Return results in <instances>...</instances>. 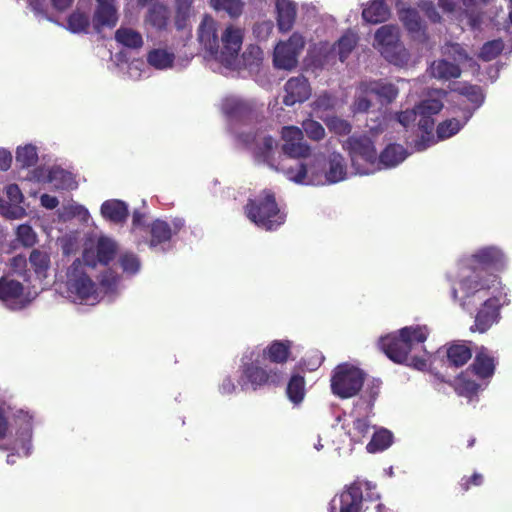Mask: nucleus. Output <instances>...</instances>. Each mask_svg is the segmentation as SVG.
<instances>
[{"mask_svg": "<svg viewBox=\"0 0 512 512\" xmlns=\"http://www.w3.org/2000/svg\"><path fill=\"white\" fill-rule=\"evenodd\" d=\"M282 150L287 158L293 159L292 164L281 163L277 170L297 184H315L319 182V168L323 166L324 157L314 156L312 159L311 147L306 142L284 143Z\"/></svg>", "mask_w": 512, "mask_h": 512, "instance_id": "f257e3e1", "label": "nucleus"}, {"mask_svg": "<svg viewBox=\"0 0 512 512\" xmlns=\"http://www.w3.org/2000/svg\"><path fill=\"white\" fill-rule=\"evenodd\" d=\"M428 336L429 330L425 325L405 326L381 337L379 346L394 363L404 364L408 361L410 353L418 345H423Z\"/></svg>", "mask_w": 512, "mask_h": 512, "instance_id": "f03ea898", "label": "nucleus"}, {"mask_svg": "<svg viewBox=\"0 0 512 512\" xmlns=\"http://www.w3.org/2000/svg\"><path fill=\"white\" fill-rule=\"evenodd\" d=\"M244 214L252 223L267 231L278 229L286 220V214L280 210L275 194L268 189L248 199Z\"/></svg>", "mask_w": 512, "mask_h": 512, "instance_id": "7ed1b4c3", "label": "nucleus"}, {"mask_svg": "<svg viewBox=\"0 0 512 512\" xmlns=\"http://www.w3.org/2000/svg\"><path fill=\"white\" fill-rule=\"evenodd\" d=\"M365 372L350 364L337 365L331 375V392L340 399H348L356 396L364 385Z\"/></svg>", "mask_w": 512, "mask_h": 512, "instance_id": "20e7f679", "label": "nucleus"}, {"mask_svg": "<svg viewBox=\"0 0 512 512\" xmlns=\"http://www.w3.org/2000/svg\"><path fill=\"white\" fill-rule=\"evenodd\" d=\"M66 289L74 301L86 302L98 295L96 283L88 276L80 259H75L67 269Z\"/></svg>", "mask_w": 512, "mask_h": 512, "instance_id": "39448f33", "label": "nucleus"}, {"mask_svg": "<svg viewBox=\"0 0 512 512\" xmlns=\"http://www.w3.org/2000/svg\"><path fill=\"white\" fill-rule=\"evenodd\" d=\"M496 283H498L497 274L493 272H480L479 269H473L466 263L459 286L464 293V299L467 300L476 294L489 291Z\"/></svg>", "mask_w": 512, "mask_h": 512, "instance_id": "423d86ee", "label": "nucleus"}, {"mask_svg": "<svg viewBox=\"0 0 512 512\" xmlns=\"http://www.w3.org/2000/svg\"><path fill=\"white\" fill-rule=\"evenodd\" d=\"M304 47V37L297 32L293 33L287 41H281L276 45L273 56L274 66L285 70L295 68Z\"/></svg>", "mask_w": 512, "mask_h": 512, "instance_id": "0eeeda50", "label": "nucleus"}, {"mask_svg": "<svg viewBox=\"0 0 512 512\" xmlns=\"http://www.w3.org/2000/svg\"><path fill=\"white\" fill-rule=\"evenodd\" d=\"M466 263L473 269H479L480 272L500 271L506 266V257L501 249L488 246L477 250Z\"/></svg>", "mask_w": 512, "mask_h": 512, "instance_id": "6e6552de", "label": "nucleus"}, {"mask_svg": "<svg viewBox=\"0 0 512 512\" xmlns=\"http://www.w3.org/2000/svg\"><path fill=\"white\" fill-rule=\"evenodd\" d=\"M242 373L254 390L263 386H279L283 379V373L279 369H266L255 362L244 364Z\"/></svg>", "mask_w": 512, "mask_h": 512, "instance_id": "1a4fd4ad", "label": "nucleus"}, {"mask_svg": "<svg viewBox=\"0 0 512 512\" xmlns=\"http://www.w3.org/2000/svg\"><path fill=\"white\" fill-rule=\"evenodd\" d=\"M498 358L485 346L477 347L472 363L468 366L467 372L476 376L477 379L488 381L496 371Z\"/></svg>", "mask_w": 512, "mask_h": 512, "instance_id": "9d476101", "label": "nucleus"}, {"mask_svg": "<svg viewBox=\"0 0 512 512\" xmlns=\"http://www.w3.org/2000/svg\"><path fill=\"white\" fill-rule=\"evenodd\" d=\"M501 303L498 297H490L486 299L478 309L474 325L471 326L472 332H487L494 324L498 323L500 315Z\"/></svg>", "mask_w": 512, "mask_h": 512, "instance_id": "9b49d317", "label": "nucleus"}, {"mask_svg": "<svg viewBox=\"0 0 512 512\" xmlns=\"http://www.w3.org/2000/svg\"><path fill=\"white\" fill-rule=\"evenodd\" d=\"M346 146L353 162L360 158L367 163L374 164L377 160L374 143L366 135L349 137L346 141Z\"/></svg>", "mask_w": 512, "mask_h": 512, "instance_id": "f8f14e48", "label": "nucleus"}, {"mask_svg": "<svg viewBox=\"0 0 512 512\" xmlns=\"http://www.w3.org/2000/svg\"><path fill=\"white\" fill-rule=\"evenodd\" d=\"M9 414L12 416L13 424L17 427L16 440L21 442V446L26 450V455H29L30 442L33 433V416L23 409H18L15 412L9 408Z\"/></svg>", "mask_w": 512, "mask_h": 512, "instance_id": "ddd939ff", "label": "nucleus"}, {"mask_svg": "<svg viewBox=\"0 0 512 512\" xmlns=\"http://www.w3.org/2000/svg\"><path fill=\"white\" fill-rule=\"evenodd\" d=\"M285 95L283 103L286 106H293L296 103H303L311 94V88L308 80L300 75L290 78L284 86Z\"/></svg>", "mask_w": 512, "mask_h": 512, "instance_id": "4468645a", "label": "nucleus"}, {"mask_svg": "<svg viewBox=\"0 0 512 512\" xmlns=\"http://www.w3.org/2000/svg\"><path fill=\"white\" fill-rule=\"evenodd\" d=\"M339 512H362L365 498L359 481L349 485L339 496Z\"/></svg>", "mask_w": 512, "mask_h": 512, "instance_id": "2eb2a0df", "label": "nucleus"}, {"mask_svg": "<svg viewBox=\"0 0 512 512\" xmlns=\"http://www.w3.org/2000/svg\"><path fill=\"white\" fill-rule=\"evenodd\" d=\"M198 40L211 54L218 53L219 41L216 33V22L211 16L206 15L203 18L198 28Z\"/></svg>", "mask_w": 512, "mask_h": 512, "instance_id": "dca6fc26", "label": "nucleus"}, {"mask_svg": "<svg viewBox=\"0 0 512 512\" xmlns=\"http://www.w3.org/2000/svg\"><path fill=\"white\" fill-rule=\"evenodd\" d=\"M224 114L238 120H248L254 115V105L238 98H226L222 104Z\"/></svg>", "mask_w": 512, "mask_h": 512, "instance_id": "f3484780", "label": "nucleus"}, {"mask_svg": "<svg viewBox=\"0 0 512 512\" xmlns=\"http://www.w3.org/2000/svg\"><path fill=\"white\" fill-rule=\"evenodd\" d=\"M292 346L291 340H274L263 349L262 356L271 363L284 364L290 358Z\"/></svg>", "mask_w": 512, "mask_h": 512, "instance_id": "a211bd4d", "label": "nucleus"}, {"mask_svg": "<svg viewBox=\"0 0 512 512\" xmlns=\"http://www.w3.org/2000/svg\"><path fill=\"white\" fill-rule=\"evenodd\" d=\"M471 342L455 341L447 345L446 358L449 366H464L472 358Z\"/></svg>", "mask_w": 512, "mask_h": 512, "instance_id": "6ab92c4d", "label": "nucleus"}, {"mask_svg": "<svg viewBox=\"0 0 512 512\" xmlns=\"http://www.w3.org/2000/svg\"><path fill=\"white\" fill-rule=\"evenodd\" d=\"M373 96L376 97L381 104H390L398 96V88L391 82L383 79L366 81Z\"/></svg>", "mask_w": 512, "mask_h": 512, "instance_id": "aec40b11", "label": "nucleus"}, {"mask_svg": "<svg viewBox=\"0 0 512 512\" xmlns=\"http://www.w3.org/2000/svg\"><path fill=\"white\" fill-rule=\"evenodd\" d=\"M101 214L113 223H124L128 218L129 211L125 202L112 199L102 203Z\"/></svg>", "mask_w": 512, "mask_h": 512, "instance_id": "412c9836", "label": "nucleus"}, {"mask_svg": "<svg viewBox=\"0 0 512 512\" xmlns=\"http://www.w3.org/2000/svg\"><path fill=\"white\" fill-rule=\"evenodd\" d=\"M117 10L113 3L97 4L93 17V26L100 32L103 27H114L117 24Z\"/></svg>", "mask_w": 512, "mask_h": 512, "instance_id": "4be33fe9", "label": "nucleus"}, {"mask_svg": "<svg viewBox=\"0 0 512 512\" xmlns=\"http://www.w3.org/2000/svg\"><path fill=\"white\" fill-rule=\"evenodd\" d=\"M390 17V9L385 0H372L362 11V18L367 23L379 24Z\"/></svg>", "mask_w": 512, "mask_h": 512, "instance_id": "5701e85b", "label": "nucleus"}, {"mask_svg": "<svg viewBox=\"0 0 512 512\" xmlns=\"http://www.w3.org/2000/svg\"><path fill=\"white\" fill-rule=\"evenodd\" d=\"M180 227H176L173 231L166 221L156 219L149 226L150 233V247H156L160 244L169 242L172 238L173 234H176L179 231Z\"/></svg>", "mask_w": 512, "mask_h": 512, "instance_id": "b1692460", "label": "nucleus"}, {"mask_svg": "<svg viewBox=\"0 0 512 512\" xmlns=\"http://www.w3.org/2000/svg\"><path fill=\"white\" fill-rule=\"evenodd\" d=\"M346 163L344 157L337 152L328 156V170L325 172V180L329 184L340 182L346 178Z\"/></svg>", "mask_w": 512, "mask_h": 512, "instance_id": "393cba45", "label": "nucleus"}, {"mask_svg": "<svg viewBox=\"0 0 512 512\" xmlns=\"http://www.w3.org/2000/svg\"><path fill=\"white\" fill-rule=\"evenodd\" d=\"M458 94L464 96L469 102L474 105L472 111L465 112V122H467L472 116L473 112L478 109L485 100L483 89L478 85L464 84L455 90Z\"/></svg>", "mask_w": 512, "mask_h": 512, "instance_id": "a878e982", "label": "nucleus"}, {"mask_svg": "<svg viewBox=\"0 0 512 512\" xmlns=\"http://www.w3.org/2000/svg\"><path fill=\"white\" fill-rule=\"evenodd\" d=\"M399 18L405 29L412 34L425 35V25L419 12L415 8H404L399 12Z\"/></svg>", "mask_w": 512, "mask_h": 512, "instance_id": "bb28decb", "label": "nucleus"}, {"mask_svg": "<svg viewBox=\"0 0 512 512\" xmlns=\"http://www.w3.org/2000/svg\"><path fill=\"white\" fill-rule=\"evenodd\" d=\"M242 32L238 28L229 26L222 34L223 54L234 57L238 54L242 45Z\"/></svg>", "mask_w": 512, "mask_h": 512, "instance_id": "cd10ccee", "label": "nucleus"}, {"mask_svg": "<svg viewBox=\"0 0 512 512\" xmlns=\"http://www.w3.org/2000/svg\"><path fill=\"white\" fill-rule=\"evenodd\" d=\"M382 56L396 66H404L408 63L410 54L405 46L398 40L389 47L380 48Z\"/></svg>", "mask_w": 512, "mask_h": 512, "instance_id": "c85d7f7f", "label": "nucleus"}, {"mask_svg": "<svg viewBox=\"0 0 512 512\" xmlns=\"http://www.w3.org/2000/svg\"><path fill=\"white\" fill-rule=\"evenodd\" d=\"M373 97L366 81H362L356 88V95L351 109L354 114L367 113L372 106Z\"/></svg>", "mask_w": 512, "mask_h": 512, "instance_id": "c756f323", "label": "nucleus"}, {"mask_svg": "<svg viewBox=\"0 0 512 512\" xmlns=\"http://www.w3.org/2000/svg\"><path fill=\"white\" fill-rule=\"evenodd\" d=\"M467 369L461 372L456 379L455 391L458 395L473 399L478 395L481 385L476 380L470 379Z\"/></svg>", "mask_w": 512, "mask_h": 512, "instance_id": "7c9ffc66", "label": "nucleus"}, {"mask_svg": "<svg viewBox=\"0 0 512 512\" xmlns=\"http://www.w3.org/2000/svg\"><path fill=\"white\" fill-rule=\"evenodd\" d=\"M305 378L300 374H293L287 384L286 394L288 399L295 405H299L305 397Z\"/></svg>", "mask_w": 512, "mask_h": 512, "instance_id": "2f4dec72", "label": "nucleus"}, {"mask_svg": "<svg viewBox=\"0 0 512 512\" xmlns=\"http://www.w3.org/2000/svg\"><path fill=\"white\" fill-rule=\"evenodd\" d=\"M277 25L280 31L287 32L292 29L295 18L296 9L291 2L277 4Z\"/></svg>", "mask_w": 512, "mask_h": 512, "instance_id": "473e14b6", "label": "nucleus"}, {"mask_svg": "<svg viewBox=\"0 0 512 512\" xmlns=\"http://www.w3.org/2000/svg\"><path fill=\"white\" fill-rule=\"evenodd\" d=\"M406 158V150L399 144H389L379 155V162L385 167H394Z\"/></svg>", "mask_w": 512, "mask_h": 512, "instance_id": "72a5a7b5", "label": "nucleus"}, {"mask_svg": "<svg viewBox=\"0 0 512 512\" xmlns=\"http://www.w3.org/2000/svg\"><path fill=\"white\" fill-rule=\"evenodd\" d=\"M169 19L168 8L161 3H154L148 10L146 21L158 30L167 27Z\"/></svg>", "mask_w": 512, "mask_h": 512, "instance_id": "f704fd0d", "label": "nucleus"}, {"mask_svg": "<svg viewBox=\"0 0 512 512\" xmlns=\"http://www.w3.org/2000/svg\"><path fill=\"white\" fill-rule=\"evenodd\" d=\"M24 292L23 284L14 279L0 278V300L10 301L18 299Z\"/></svg>", "mask_w": 512, "mask_h": 512, "instance_id": "c9c22d12", "label": "nucleus"}, {"mask_svg": "<svg viewBox=\"0 0 512 512\" xmlns=\"http://www.w3.org/2000/svg\"><path fill=\"white\" fill-rule=\"evenodd\" d=\"M432 75L438 79L450 80L458 78L461 75V69L455 63L439 60L432 65Z\"/></svg>", "mask_w": 512, "mask_h": 512, "instance_id": "e433bc0d", "label": "nucleus"}, {"mask_svg": "<svg viewBox=\"0 0 512 512\" xmlns=\"http://www.w3.org/2000/svg\"><path fill=\"white\" fill-rule=\"evenodd\" d=\"M117 252L116 243L107 238L100 237L96 245V255L100 264L108 265L115 257Z\"/></svg>", "mask_w": 512, "mask_h": 512, "instance_id": "4c0bfd02", "label": "nucleus"}, {"mask_svg": "<svg viewBox=\"0 0 512 512\" xmlns=\"http://www.w3.org/2000/svg\"><path fill=\"white\" fill-rule=\"evenodd\" d=\"M16 165L22 169L35 166L38 162V153L36 146L27 144L19 146L16 150Z\"/></svg>", "mask_w": 512, "mask_h": 512, "instance_id": "58836bf2", "label": "nucleus"}, {"mask_svg": "<svg viewBox=\"0 0 512 512\" xmlns=\"http://www.w3.org/2000/svg\"><path fill=\"white\" fill-rule=\"evenodd\" d=\"M175 56L165 49H153L147 55V62L156 69L172 67Z\"/></svg>", "mask_w": 512, "mask_h": 512, "instance_id": "ea45409f", "label": "nucleus"}, {"mask_svg": "<svg viewBox=\"0 0 512 512\" xmlns=\"http://www.w3.org/2000/svg\"><path fill=\"white\" fill-rule=\"evenodd\" d=\"M115 39L123 46L132 49L140 48L143 45L141 34L130 28H119L115 33Z\"/></svg>", "mask_w": 512, "mask_h": 512, "instance_id": "a19ab883", "label": "nucleus"}, {"mask_svg": "<svg viewBox=\"0 0 512 512\" xmlns=\"http://www.w3.org/2000/svg\"><path fill=\"white\" fill-rule=\"evenodd\" d=\"M209 4L215 11H225L231 18H238L244 9L242 0H210Z\"/></svg>", "mask_w": 512, "mask_h": 512, "instance_id": "79ce46f5", "label": "nucleus"}, {"mask_svg": "<svg viewBox=\"0 0 512 512\" xmlns=\"http://www.w3.org/2000/svg\"><path fill=\"white\" fill-rule=\"evenodd\" d=\"M29 262L38 276L46 277L50 267V255L46 251L33 249L29 256Z\"/></svg>", "mask_w": 512, "mask_h": 512, "instance_id": "37998d69", "label": "nucleus"}, {"mask_svg": "<svg viewBox=\"0 0 512 512\" xmlns=\"http://www.w3.org/2000/svg\"><path fill=\"white\" fill-rule=\"evenodd\" d=\"M358 42V36L351 31H347L342 35V37L337 41V51L339 55V60L344 62L353 49L356 47Z\"/></svg>", "mask_w": 512, "mask_h": 512, "instance_id": "c03bdc74", "label": "nucleus"}, {"mask_svg": "<svg viewBox=\"0 0 512 512\" xmlns=\"http://www.w3.org/2000/svg\"><path fill=\"white\" fill-rule=\"evenodd\" d=\"M392 439V433L386 429H382L373 434L366 448L370 453L383 451L392 444Z\"/></svg>", "mask_w": 512, "mask_h": 512, "instance_id": "a18cd8bd", "label": "nucleus"}, {"mask_svg": "<svg viewBox=\"0 0 512 512\" xmlns=\"http://www.w3.org/2000/svg\"><path fill=\"white\" fill-rule=\"evenodd\" d=\"M275 146L276 142L274 138L271 136H265L261 142L257 144L255 148V156L263 162L273 166L272 160Z\"/></svg>", "mask_w": 512, "mask_h": 512, "instance_id": "49530a36", "label": "nucleus"}, {"mask_svg": "<svg viewBox=\"0 0 512 512\" xmlns=\"http://www.w3.org/2000/svg\"><path fill=\"white\" fill-rule=\"evenodd\" d=\"M370 432V424L366 418H356L351 428L347 429L346 434L350 440L355 443L362 442Z\"/></svg>", "mask_w": 512, "mask_h": 512, "instance_id": "de8ad7c7", "label": "nucleus"}, {"mask_svg": "<svg viewBox=\"0 0 512 512\" xmlns=\"http://www.w3.org/2000/svg\"><path fill=\"white\" fill-rule=\"evenodd\" d=\"M72 181L71 173L59 167H53L47 172V183H55L58 189H66Z\"/></svg>", "mask_w": 512, "mask_h": 512, "instance_id": "09e8293b", "label": "nucleus"}, {"mask_svg": "<svg viewBox=\"0 0 512 512\" xmlns=\"http://www.w3.org/2000/svg\"><path fill=\"white\" fill-rule=\"evenodd\" d=\"M504 49L502 39H494L483 44L478 57L483 61H491L497 58Z\"/></svg>", "mask_w": 512, "mask_h": 512, "instance_id": "8fccbe9b", "label": "nucleus"}, {"mask_svg": "<svg viewBox=\"0 0 512 512\" xmlns=\"http://www.w3.org/2000/svg\"><path fill=\"white\" fill-rule=\"evenodd\" d=\"M68 29L73 33L86 32L90 25L89 16L80 11H74L67 19Z\"/></svg>", "mask_w": 512, "mask_h": 512, "instance_id": "3c124183", "label": "nucleus"}, {"mask_svg": "<svg viewBox=\"0 0 512 512\" xmlns=\"http://www.w3.org/2000/svg\"><path fill=\"white\" fill-rule=\"evenodd\" d=\"M464 123H461L456 118L447 119L437 126L436 133L439 139H447L457 134L460 129L463 127Z\"/></svg>", "mask_w": 512, "mask_h": 512, "instance_id": "603ef678", "label": "nucleus"}, {"mask_svg": "<svg viewBox=\"0 0 512 512\" xmlns=\"http://www.w3.org/2000/svg\"><path fill=\"white\" fill-rule=\"evenodd\" d=\"M323 121L325 122L328 129L337 134V135H348L351 130L352 126L347 121L337 116H331L327 118H323L322 116H319Z\"/></svg>", "mask_w": 512, "mask_h": 512, "instance_id": "864d4df0", "label": "nucleus"}, {"mask_svg": "<svg viewBox=\"0 0 512 512\" xmlns=\"http://www.w3.org/2000/svg\"><path fill=\"white\" fill-rule=\"evenodd\" d=\"M375 40L378 42L380 48L391 46L399 40L395 30L392 26H381L375 33Z\"/></svg>", "mask_w": 512, "mask_h": 512, "instance_id": "5fc2aeb1", "label": "nucleus"}, {"mask_svg": "<svg viewBox=\"0 0 512 512\" xmlns=\"http://www.w3.org/2000/svg\"><path fill=\"white\" fill-rule=\"evenodd\" d=\"M415 107L418 115L433 117V115L438 114L442 110L443 103L439 99L429 98L420 101Z\"/></svg>", "mask_w": 512, "mask_h": 512, "instance_id": "6e6d98bb", "label": "nucleus"}, {"mask_svg": "<svg viewBox=\"0 0 512 512\" xmlns=\"http://www.w3.org/2000/svg\"><path fill=\"white\" fill-rule=\"evenodd\" d=\"M302 129L307 137L313 141H321L325 137V129L321 123L313 119H306L302 123Z\"/></svg>", "mask_w": 512, "mask_h": 512, "instance_id": "4d7b16f0", "label": "nucleus"}, {"mask_svg": "<svg viewBox=\"0 0 512 512\" xmlns=\"http://www.w3.org/2000/svg\"><path fill=\"white\" fill-rule=\"evenodd\" d=\"M119 264L123 272L136 274L140 269V260L134 253L126 252L119 257Z\"/></svg>", "mask_w": 512, "mask_h": 512, "instance_id": "13d9d810", "label": "nucleus"}, {"mask_svg": "<svg viewBox=\"0 0 512 512\" xmlns=\"http://www.w3.org/2000/svg\"><path fill=\"white\" fill-rule=\"evenodd\" d=\"M336 98L328 93L319 95L313 102V110L316 113L334 110Z\"/></svg>", "mask_w": 512, "mask_h": 512, "instance_id": "bf43d9fd", "label": "nucleus"}, {"mask_svg": "<svg viewBox=\"0 0 512 512\" xmlns=\"http://www.w3.org/2000/svg\"><path fill=\"white\" fill-rule=\"evenodd\" d=\"M382 381L379 379L370 380L365 387L363 398L372 406L378 398L381 390Z\"/></svg>", "mask_w": 512, "mask_h": 512, "instance_id": "052dcab7", "label": "nucleus"}, {"mask_svg": "<svg viewBox=\"0 0 512 512\" xmlns=\"http://www.w3.org/2000/svg\"><path fill=\"white\" fill-rule=\"evenodd\" d=\"M282 139L284 140V143L305 142L303 130L296 126L283 127Z\"/></svg>", "mask_w": 512, "mask_h": 512, "instance_id": "680f3d73", "label": "nucleus"}, {"mask_svg": "<svg viewBox=\"0 0 512 512\" xmlns=\"http://www.w3.org/2000/svg\"><path fill=\"white\" fill-rule=\"evenodd\" d=\"M484 482V476L478 472H474L471 476H464L459 482L460 492H467L472 486H481Z\"/></svg>", "mask_w": 512, "mask_h": 512, "instance_id": "e2e57ef3", "label": "nucleus"}, {"mask_svg": "<svg viewBox=\"0 0 512 512\" xmlns=\"http://www.w3.org/2000/svg\"><path fill=\"white\" fill-rule=\"evenodd\" d=\"M17 236L20 242L26 247H31L36 242V235L29 225H20L17 228Z\"/></svg>", "mask_w": 512, "mask_h": 512, "instance_id": "0e129e2a", "label": "nucleus"}, {"mask_svg": "<svg viewBox=\"0 0 512 512\" xmlns=\"http://www.w3.org/2000/svg\"><path fill=\"white\" fill-rule=\"evenodd\" d=\"M362 512H387L386 506L380 501V496L368 495L365 498Z\"/></svg>", "mask_w": 512, "mask_h": 512, "instance_id": "69168bd1", "label": "nucleus"}, {"mask_svg": "<svg viewBox=\"0 0 512 512\" xmlns=\"http://www.w3.org/2000/svg\"><path fill=\"white\" fill-rule=\"evenodd\" d=\"M272 21H262L254 24L253 34L258 40H266L273 30Z\"/></svg>", "mask_w": 512, "mask_h": 512, "instance_id": "338daca9", "label": "nucleus"}, {"mask_svg": "<svg viewBox=\"0 0 512 512\" xmlns=\"http://www.w3.org/2000/svg\"><path fill=\"white\" fill-rule=\"evenodd\" d=\"M420 9L424 12L427 18L433 23H440L441 16L437 11L432 1H424L420 4Z\"/></svg>", "mask_w": 512, "mask_h": 512, "instance_id": "774afa93", "label": "nucleus"}]
</instances>
